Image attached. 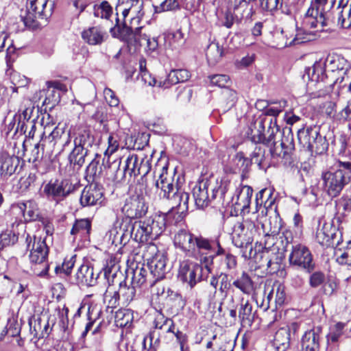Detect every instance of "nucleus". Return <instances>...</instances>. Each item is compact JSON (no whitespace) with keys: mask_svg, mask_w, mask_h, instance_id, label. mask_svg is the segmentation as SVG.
<instances>
[{"mask_svg":"<svg viewBox=\"0 0 351 351\" xmlns=\"http://www.w3.org/2000/svg\"><path fill=\"white\" fill-rule=\"evenodd\" d=\"M160 171L161 172L155 182L156 187L160 189V196L171 200L173 207L177 208L178 213H186L189 194L178 186V180H175L172 176L168 174L167 165H163Z\"/></svg>","mask_w":351,"mask_h":351,"instance_id":"obj_1","label":"nucleus"},{"mask_svg":"<svg viewBox=\"0 0 351 351\" xmlns=\"http://www.w3.org/2000/svg\"><path fill=\"white\" fill-rule=\"evenodd\" d=\"M279 130L276 118L260 116L251 121L247 134L254 143L268 147L276 142Z\"/></svg>","mask_w":351,"mask_h":351,"instance_id":"obj_2","label":"nucleus"},{"mask_svg":"<svg viewBox=\"0 0 351 351\" xmlns=\"http://www.w3.org/2000/svg\"><path fill=\"white\" fill-rule=\"evenodd\" d=\"M257 233V227L252 219H245L242 222H237L233 227L232 241L233 244L241 249L242 256L250 259L255 255L252 242Z\"/></svg>","mask_w":351,"mask_h":351,"instance_id":"obj_3","label":"nucleus"},{"mask_svg":"<svg viewBox=\"0 0 351 351\" xmlns=\"http://www.w3.org/2000/svg\"><path fill=\"white\" fill-rule=\"evenodd\" d=\"M324 190L332 197L338 196L344 186L351 181V162L339 161L337 169L326 171L322 175Z\"/></svg>","mask_w":351,"mask_h":351,"instance_id":"obj_4","label":"nucleus"},{"mask_svg":"<svg viewBox=\"0 0 351 351\" xmlns=\"http://www.w3.org/2000/svg\"><path fill=\"white\" fill-rule=\"evenodd\" d=\"M173 244L176 248L180 249L189 257H197L199 251H209L212 249L208 239L202 236H195L184 229L179 230L175 234Z\"/></svg>","mask_w":351,"mask_h":351,"instance_id":"obj_5","label":"nucleus"},{"mask_svg":"<svg viewBox=\"0 0 351 351\" xmlns=\"http://www.w3.org/2000/svg\"><path fill=\"white\" fill-rule=\"evenodd\" d=\"M229 184L227 182L202 180L193 189L195 204L198 208L207 207L210 202L217 196L223 197L228 191Z\"/></svg>","mask_w":351,"mask_h":351,"instance_id":"obj_6","label":"nucleus"},{"mask_svg":"<svg viewBox=\"0 0 351 351\" xmlns=\"http://www.w3.org/2000/svg\"><path fill=\"white\" fill-rule=\"evenodd\" d=\"M162 221L151 217L136 221L133 223L131 237L138 243L152 244L163 232Z\"/></svg>","mask_w":351,"mask_h":351,"instance_id":"obj_7","label":"nucleus"},{"mask_svg":"<svg viewBox=\"0 0 351 351\" xmlns=\"http://www.w3.org/2000/svg\"><path fill=\"white\" fill-rule=\"evenodd\" d=\"M47 2L48 0H27L25 15H21L25 26L36 29L47 22L51 15V8L46 9Z\"/></svg>","mask_w":351,"mask_h":351,"instance_id":"obj_8","label":"nucleus"},{"mask_svg":"<svg viewBox=\"0 0 351 351\" xmlns=\"http://www.w3.org/2000/svg\"><path fill=\"white\" fill-rule=\"evenodd\" d=\"M48 247L44 239L34 237L30 251L29 260L31 270L38 276H45L48 274L49 265L47 261Z\"/></svg>","mask_w":351,"mask_h":351,"instance_id":"obj_9","label":"nucleus"},{"mask_svg":"<svg viewBox=\"0 0 351 351\" xmlns=\"http://www.w3.org/2000/svg\"><path fill=\"white\" fill-rule=\"evenodd\" d=\"M271 156L278 160H280L284 165L292 162V154L295 149L293 134L291 128H285L280 140L269 145Z\"/></svg>","mask_w":351,"mask_h":351,"instance_id":"obj_10","label":"nucleus"},{"mask_svg":"<svg viewBox=\"0 0 351 351\" xmlns=\"http://www.w3.org/2000/svg\"><path fill=\"white\" fill-rule=\"evenodd\" d=\"M299 143L308 151L316 154H322L328 149V143L319 134L317 127L302 128L298 132Z\"/></svg>","mask_w":351,"mask_h":351,"instance_id":"obj_11","label":"nucleus"},{"mask_svg":"<svg viewBox=\"0 0 351 351\" xmlns=\"http://www.w3.org/2000/svg\"><path fill=\"white\" fill-rule=\"evenodd\" d=\"M328 0H315L307 10L304 19L303 25L306 29H315L317 32L324 31L327 25L326 4Z\"/></svg>","mask_w":351,"mask_h":351,"instance_id":"obj_12","label":"nucleus"},{"mask_svg":"<svg viewBox=\"0 0 351 351\" xmlns=\"http://www.w3.org/2000/svg\"><path fill=\"white\" fill-rule=\"evenodd\" d=\"M289 261L291 265L301 268L308 273H311L315 269L311 251L306 246L300 243L292 246Z\"/></svg>","mask_w":351,"mask_h":351,"instance_id":"obj_13","label":"nucleus"},{"mask_svg":"<svg viewBox=\"0 0 351 351\" xmlns=\"http://www.w3.org/2000/svg\"><path fill=\"white\" fill-rule=\"evenodd\" d=\"M151 158L147 156L139 157L136 154H130L124 167V174L134 178L141 176L145 177L151 170Z\"/></svg>","mask_w":351,"mask_h":351,"instance_id":"obj_14","label":"nucleus"},{"mask_svg":"<svg viewBox=\"0 0 351 351\" xmlns=\"http://www.w3.org/2000/svg\"><path fill=\"white\" fill-rule=\"evenodd\" d=\"M75 186L69 180L50 181L43 189V193L48 199L57 203L62 201L73 191Z\"/></svg>","mask_w":351,"mask_h":351,"instance_id":"obj_15","label":"nucleus"},{"mask_svg":"<svg viewBox=\"0 0 351 351\" xmlns=\"http://www.w3.org/2000/svg\"><path fill=\"white\" fill-rule=\"evenodd\" d=\"M55 324V317L47 313L35 315L29 319L31 334L38 338H44L51 330Z\"/></svg>","mask_w":351,"mask_h":351,"instance_id":"obj_16","label":"nucleus"},{"mask_svg":"<svg viewBox=\"0 0 351 351\" xmlns=\"http://www.w3.org/2000/svg\"><path fill=\"white\" fill-rule=\"evenodd\" d=\"M202 271V267L190 260H184L180 263L178 277L187 282L191 288H193L201 278L197 276Z\"/></svg>","mask_w":351,"mask_h":351,"instance_id":"obj_17","label":"nucleus"},{"mask_svg":"<svg viewBox=\"0 0 351 351\" xmlns=\"http://www.w3.org/2000/svg\"><path fill=\"white\" fill-rule=\"evenodd\" d=\"M253 189L250 186H242L237 189L236 194L232 197V203L236 211H240L242 215L250 213V204Z\"/></svg>","mask_w":351,"mask_h":351,"instance_id":"obj_18","label":"nucleus"},{"mask_svg":"<svg viewBox=\"0 0 351 351\" xmlns=\"http://www.w3.org/2000/svg\"><path fill=\"white\" fill-rule=\"evenodd\" d=\"M104 200L103 189L95 183L85 186L80 197V204L82 206L101 205Z\"/></svg>","mask_w":351,"mask_h":351,"instance_id":"obj_19","label":"nucleus"},{"mask_svg":"<svg viewBox=\"0 0 351 351\" xmlns=\"http://www.w3.org/2000/svg\"><path fill=\"white\" fill-rule=\"evenodd\" d=\"M298 328L296 323L279 328L274 334L272 341L276 351H286L290 346L291 333H295Z\"/></svg>","mask_w":351,"mask_h":351,"instance_id":"obj_20","label":"nucleus"},{"mask_svg":"<svg viewBox=\"0 0 351 351\" xmlns=\"http://www.w3.org/2000/svg\"><path fill=\"white\" fill-rule=\"evenodd\" d=\"M142 18L130 17L129 23L124 19L123 24L119 27V35L120 39L126 43H131L135 39V34L140 31H143V27L140 25Z\"/></svg>","mask_w":351,"mask_h":351,"instance_id":"obj_21","label":"nucleus"},{"mask_svg":"<svg viewBox=\"0 0 351 351\" xmlns=\"http://www.w3.org/2000/svg\"><path fill=\"white\" fill-rule=\"evenodd\" d=\"M189 77V73L186 70H172L164 80L153 78L148 83L151 86H157L163 88H168L174 84L186 81Z\"/></svg>","mask_w":351,"mask_h":351,"instance_id":"obj_22","label":"nucleus"},{"mask_svg":"<svg viewBox=\"0 0 351 351\" xmlns=\"http://www.w3.org/2000/svg\"><path fill=\"white\" fill-rule=\"evenodd\" d=\"M101 313V310L97 308L96 306L89 307L88 311V322L86 324L84 330L82 333V337H85L87 333L92 330V335L95 337L97 343L101 344L103 339V331H102V324L101 322H99L97 324V326L93 329L94 324L96 323L97 319H98L99 314Z\"/></svg>","mask_w":351,"mask_h":351,"instance_id":"obj_23","label":"nucleus"},{"mask_svg":"<svg viewBox=\"0 0 351 351\" xmlns=\"http://www.w3.org/2000/svg\"><path fill=\"white\" fill-rule=\"evenodd\" d=\"M143 1L142 0H119L116 8L117 12H121L123 19L126 17H140L144 16Z\"/></svg>","mask_w":351,"mask_h":351,"instance_id":"obj_24","label":"nucleus"},{"mask_svg":"<svg viewBox=\"0 0 351 351\" xmlns=\"http://www.w3.org/2000/svg\"><path fill=\"white\" fill-rule=\"evenodd\" d=\"M20 160L18 156L7 152L0 153V179L7 180L16 170Z\"/></svg>","mask_w":351,"mask_h":351,"instance_id":"obj_25","label":"nucleus"},{"mask_svg":"<svg viewBox=\"0 0 351 351\" xmlns=\"http://www.w3.org/2000/svg\"><path fill=\"white\" fill-rule=\"evenodd\" d=\"M123 211L128 218L135 219L144 215L147 211V206L144 199L137 196L127 200Z\"/></svg>","mask_w":351,"mask_h":351,"instance_id":"obj_26","label":"nucleus"},{"mask_svg":"<svg viewBox=\"0 0 351 351\" xmlns=\"http://www.w3.org/2000/svg\"><path fill=\"white\" fill-rule=\"evenodd\" d=\"M43 141L44 143L43 146L49 143L51 148L56 146L64 147L70 142V134L62 128L56 127L47 136L43 139Z\"/></svg>","mask_w":351,"mask_h":351,"instance_id":"obj_27","label":"nucleus"},{"mask_svg":"<svg viewBox=\"0 0 351 351\" xmlns=\"http://www.w3.org/2000/svg\"><path fill=\"white\" fill-rule=\"evenodd\" d=\"M128 47H134L135 50L143 47L144 49L147 53L154 51L158 47V40L156 38H151L149 36L147 35L142 31L138 32L135 34V39L131 43H127Z\"/></svg>","mask_w":351,"mask_h":351,"instance_id":"obj_28","label":"nucleus"},{"mask_svg":"<svg viewBox=\"0 0 351 351\" xmlns=\"http://www.w3.org/2000/svg\"><path fill=\"white\" fill-rule=\"evenodd\" d=\"M98 277L95 276L94 269L88 265H82L75 275V283L80 286H93Z\"/></svg>","mask_w":351,"mask_h":351,"instance_id":"obj_29","label":"nucleus"},{"mask_svg":"<svg viewBox=\"0 0 351 351\" xmlns=\"http://www.w3.org/2000/svg\"><path fill=\"white\" fill-rule=\"evenodd\" d=\"M149 274L155 278L150 282L152 286L155 282L162 279L167 273L166 258L162 256H157L152 258L148 264Z\"/></svg>","mask_w":351,"mask_h":351,"instance_id":"obj_30","label":"nucleus"},{"mask_svg":"<svg viewBox=\"0 0 351 351\" xmlns=\"http://www.w3.org/2000/svg\"><path fill=\"white\" fill-rule=\"evenodd\" d=\"M324 62V73L326 78H330L340 69H343L348 63L343 58L338 56L329 55L325 60Z\"/></svg>","mask_w":351,"mask_h":351,"instance_id":"obj_31","label":"nucleus"},{"mask_svg":"<svg viewBox=\"0 0 351 351\" xmlns=\"http://www.w3.org/2000/svg\"><path fill=\"white\" fill-rule=\"evenodd\" d=\"M82 38L89 45L101 44L108 36L107 33L100 27H92L82 33Z\"/></svg>","mask_w":351,"mask_h":351,"instance_id":"obj_32","label":"nucleus"},{"mask_svg":"<svg viewBox=\"0 0 351 351\" xmlns=\"http://www.w3.org/2000/svg\"><path fill=\"white\" fill-rule=\"evenodd\" d=\"M325 77L324 62L322 59L316 61L312 66L306 68L303 75L304 80L315 82L324 81Z\"/></svg>","mask_w":351,"mask_h":351,"instance_id":"obj_33","label":"nucleus"},{"mask_svg":"<svg viewBox=\"0 0 351 351\" xmlns=\"http://www.w3.org/2000/svg\"><path fill=\"white\" fill-rule=\"evenodd\" d=\"M16 206L23 213L25 221H32L38 219L39 217V209L35 201L27 200L19 202Z\"/></svg>","mask_w":351,"mask_h":351,"instance_id":"obj_34","label":"nucleus"},{"mask_svg":"<svg viewBox=\"0 0 351 351\" xmlns=\"http://www.w3.org/2000/svg\"><path fill=\"white\" fill-rule=\"evenodd\" d=\"M95 142L94 136L90 134L89 129L80 128L78 129L74 139V145L88 149Z\"/></svg>","mask_w":351,"mask_h":351,"instance_id":"obj_35","label":"nucleus"},{"mask_svg":"<svg viewBox=\"0 0 351 351\" xmlns=\"http://www.w3.org/2000/svg\"><path fill=\"white\" fill-rule=\"evenodd\" d=\"M319 335L315 330L305 332L302 339V346L304 351H319Z\"/></svg>","mask_w":351,"mask_h":351,"instance_id":"obj_36","label":"nucleus"},{"mask_svg":"<svg viewBox=\"0 0 351 351\" xmlns=\"http://www.w3.org/2000/svg\"><path fill=\"white\" fill-rule=\"evenodd\" d=\"M91 221L88 218L76 219L73 225L71 234L73 236L79 235L81 237H87L90 232Z\"/></svg>","mask_w":351,"mask_h":351,"instance_id":"obj_37","label":"nucleus"},{"mask_svg":"<svg viewBox=\"0 0 351 351\" xmlns=\"http://www.w3.org/2000/svg\"><path fill=\"white\" fill-rule=\"evenodd\" d=\"M333 234L330 224L324 223L321 226L319 223L316 231L315 239L320 245L327 246L330 244Z\"/></svg>","mask_w":351,"mask_h":351,"instance_id":"obj_38","label":"nucleus"},{"mask_svg":"<svg viewBox=\"0 0 351 351\" xmlns=\"http://www.w3.org/2000/svg\"><path fill=\"white\" fill-rule=\"evenodd\" d=\"M239 317L243 324H250L254 319V313L252 312V306L248 300L242 298L239 310Z\"/></svg>","mask_w":351,"mask_h":351,"instance_id":"obj_39","label":"nucleus"},{"mask_svg":"<svg viewBox=\"0 0 351 351\" xmlns=\"http://www.w3.org/2000/svg\"><path fill=\"white\" fill-rule=\"evenodd\" d=\"M133 313L130 309H119L115 313L114 322L117 327L124 328L131 326Z\"/></svg>","mask_w":351,"mask_h":351,"instance_id":"obj_40","label":"nucleus"},{"mask_svg":"<svg viewBox=\"0 0 351 351\" xmlns=\"http://www.w3.org/2000/svg\"><path fill=\"white\" fill-rule=\"evenodd\" d=\"M261 258L265 259L267 269L269 273L274 274L280 269L282 258L276 254H269L268 251L263 252Z\"/></svg>","mask_w":351,"mask_h":351,"instance_id":"obj_41","label":"nucleus"},{"mask_svg":"<svg viewBox=\"0 0 351 351\" xmlns=\"http://www.w3.org/2000/svg\"><path fill=\"white\" fill-rule=\"evenodd\" d=\"M223 50L217 42H212L207 48L206 58L208 63L215 65L223 56Z\"/></svg>","mask_w":351,"mask_h":351,"instance_id":"obj_42","label":"nucleus"},{"mask_svg":"<svg viewBox=\"0 0 351 351\" xmlns=\"http://www.w3.org/2000/svg\"><path fill=\"white\" fill-rule=\"evenodd\" d=\"M267 298L269 300L274 299L277 306H282L286 300L285 286L279 282L274 283Z\"/></svg>","mask_w":351,"mask_h":351,"instance_id":"obj_43","label":"nucleus"},{"mask_svg":"<svg viewBox=\"0 0 351 351\" xmlns=\"http://www.w3.org/2000/svg\"><path fill=\"white\" fill-rule=\"evenodd\" d=\"M335 256L338 264L346 267L351 266V241L343 248L335 249Z\"/></svg>","mask_w":351,"mask_h":351,"instance_id":"obj_44","label":"nucleus"},{"mask_svg":"<svg viewBox=\"0 0 351 351\" xmlns=\"http://www.w3.org/2000/svg\"><path fill=\"white\" fill-rule=\"evenodd\" d=\"M238 96L235 90L226 89L222 92L221 108L222 111L226 112L230 110L237 101Z\"/></svg>","mask_w":351,"mask_h":351,"instance_id":"obj_45","label":"nucleus"},{"mask_svg":"<svg viewBox=\"0 0 351 351\" xmlns=\"http://www.w3.org/2000/svg\"><path fill=\"white\" fill-rule=\"evenodd\" d=\"M90 150L75 145L69 154V160L71 164L82 167L85 162V158L88 155Z\"/></svg>","mask_w":351,"mask_h":351,"instance_id":"obj_46","label":"nucleus"},{"mask_svg":"<svg viewBox=\"0 0 351 351\" xmlns=\"http://www.w3.org/2000/svg\"><path fill=\"white\" fill-rule=\"evenodd\" d=\"M232 285L245 294H250L253 290V281L246 272H243Z\"/></svg>","mask_w":351,"mask_h":351,"instance_id":"obj_47","label":"nucleus"},{"mask_svg":"<svg viewBox=\"0 0 351 351\" xmlns=\"http://www.w3.org/2000/svg\"><path fill=\"white\" fill-rule=\"evenodd\" d=\"M119 295H121V301L123 304H130L136 295L135 285H127L125 281L119 283Z\"/></svg>","mask_w":351,"mask_h":351,"instance_id":"obj_48","label":"nucleus"},{"mask_svg":"<svg viewBox=\"0 0 351 351\" xmlns=\"http://www.w3.org/2000/svg\"><path fill=\"white\" fill-rule=\"evenodd\" d=\"M34 104L32 101L29 99H23L21 103V108H19L18 113L15 114L14 119L16 117L26 120V121H31L32 113L34 110Z\"/></svg>","mask_w":351,"mask_h":351,"instance_id":"obj_49","label":"nucleus"},{"mask_svg":"<svg viewBox=\"0 0 351 351\" xmlns=\"http://www.w3.org/2000/svg\"><path fill=\"white\" fill-rule=\"evenodd\" d=\"M341 5V8L339 7L337 8L339 10L337 13L338 25L343 28H351V12L349 11L348 3Z\"/></svg>","mask_w":351,"mask_h":351,"instance_id":"obj_50","label":"nucleus"},{"mask_svg":"<svg viewBox=\"0 0 351 351\" xmlns=\"http://www.w3.org/2000/svg\"><path fill=\"white\" fill-rule=\"evenodd\" d=\"M101 173V167L99 165V161L95 158L86 167L85 178L88 182H93L100 177Z\"/></svg>","mask_w":351,"mask_h":351,"instance_id":"obj_51","label":"nucleus"},{"mask_svg":"<svg viewBox=\"0 0 351 351\" xmlns=\"http://www.w3.org/2000/svg\"><path fill=\"white\" fill-rule=\"evenodd\" d=\"M334 84L341 85L344 82L351 80V67L348 64L343 69L338 71L330 77Z\"/></svg>","mask_w":351,"mask_h":351,"instance_id":"obj_52","label":"nucleus"},{"mask_svg":"<svg viewBox=\"0 0 351 351\" xmlns=\"http://www.w3.org/2000/svg\"><path fill=\"white\" fill-rule=\"evenodd\" d=\"M21 326L20 324L15 319H9L6 326H0V338H2L5 335L10 337H16L20 334Z\"/></svg>","mask_w":351,"mask_h":351,"instance_id":"obj_53","label":"nucleus"},{"mask_svg":"<svg viewBox=\"0 0 351 351\" xmlns=\"http://www.w3.org/2000/svg\"><path fill=\"white\" fill-rule=\"evenodd\" d=\"M155 327L166 332L173 334L176 332L173 321L170 318L165 317L163 315H159L156 318Z\"/></svg>","mask_w":351,"mask_h":351,"instance_id":"obj_54","label":"nucleus"},{"mask_svg":"<svg viewBox=\"0 0 351 351\" xmlns=\"http://www.w3.org/2000/svg\"><path fill=\"white\" fill-rule=\"evenodd\" d=\"M112 13V8L106 1H102L99 5L93 7V14L95 17L109 19Z\"/></svg>","mask_w":351,"mask_h":351,"instance_id":"obj_55","label":"nucleus"},{"mask_svg":"<svg viewBox=\"0 0 351 351\" xmlns=\"http://www.w3.org/2000/svg\"><path fill=\"white\" fill-rule=\"evenodd\" d=\"M18 235L12 230H6L0 234V250L13 245L18 241Z\"/></svg>","mask_w":351,"mask_h":351,"instance_id":"obj_56","label":"nucleus"},{"mask_svg":"<svg viewBox=\"0 0 351 351\" xmlns=\"http://www.w3.org/2000/svg\"><path fill=\"white\" fill-rule=\"evenodd\" d=\"M169 38L170 39V44L174 49L183 47L187 38L186 34L182 32L181 29H177L176 32L169 34Z\"/></svg>","mask_w":351,"mask_h":351,"instance_id":"obj_57","label":"nucleus"},{"mask_svg":"<svg viewBox=\"0 0 351 351\" xmlns=\"http://www.w3.org/2000/svg\"><path fill=\"white\" fill-rule=\"evenodd\" d=\"M148 270L143 267H137L133 271V276L132 278V285L141 287L147 281Z\"/></svg>","mask_w":351,"mask_h":351,"instance_id":"obj_58","label":"nucleus"},{"mask_svg":"<svg viewBox=\"0 0 351 351\" xmlns=\"http://www.w3.org/2000/svg\"><path fill=\"white\" fill-rule=\"evenodd\" d=\"M211 249L208 251L210 252ZM206 250L199 251V254L197 257H194L195 258L199 260L202 267V270L203 268L206 270L207 274H210L212 271V265L213 261L214 256L212 254H208Z\"/></svg>","mask_w":351,"mask_h":351,"instance_id":"obj_59","label":"nucleus"},{"mask_svg":"<svg viewBox=\"0 0 351 351\" xmlns=\"http://www.w3.org/2000/svg\"><path fill=\"white\" fill-rule=\"evenodd\" d=\"M344 326L345 324L343 323L338 322L336 324H335L332 327H331L330 329V332L327 335L328 341H331L332 342L337 341L339 338L343 334Z\"/></svg>","mask_w":351,"mask_h":351,"instance_id":"obj_60","label":"nucleus"},{"mask_svg":"<svg viewBox=\"0 0 351 351\" xmlns=\"http://www.w3.org/2000/svg\"><path fill=\"white\" fill-rule=\"evenodd\" d=\"M76 259V255H73L71 257H66L64 260V262L62 264L61 267H56V271L58 273L63 272L66 275H69L71 274V269L73 267Z\"/></svg>","mask_w":351,"mask_h":351,"instance_id":"obj_61","label":"nucleus"},{"mask_svg":"<svg viewBox=\"0 0 351 351\" xmlns=\"http://www.w3.org/2000/svg\"><path fill=\"white\" fill-rule=\"evenodd\" d=\"M104 299H108V305L112 308L116 307L119 304V301H121L119 289L112 292L110 288H108L104 294Z\"/></svg>","mask_w":351,"mask_h":351,"instance_id":"obj_62","label":"nucleus"},{"mask_svg":"<svg viewBox=\"0 0 351 351\" xmlns=\"http://www.w3.org/2000/svg\"><path fill=\"white\" fill-rule=\"evenodd\" d=\"M219 291L223 298H226L227 296L228 291L231 287L230 282L228 280V276L227 274L221 273L219 275Z\"/></svg>","mask_w":351,"mask_h":351,"instance_id":"obj_63","label":"nucleus"},{"mask_svg":"<svg viewBox=\"0 0 351 351\" xmlns=\"http://www.w3.org/2000/svg\"><path fill=\"white\" fill-rule=\"evenodd\" d=\"M251 162L261 166L265 157V149L260 145H256L250 154Z\"/></svg>","mask_w":351,"mask_h":351,"instance_id":"obj_64","label":"nucleus"}]
</instances>
